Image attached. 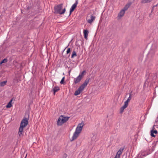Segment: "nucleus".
<instances>
[{"instance_id": "nucleus-19", "label": "nucleus", "mask_w": 158, "mask_h": 158, "mask_svg": "<svg viewBox=\"0 0 158 158\" xmlns=\"http://www.w3.org/2000/svg\"><path fill=\"white\" fill-rule=\"evenodd\" d=\"M13 101V99L10 100V102L8 103L7 105L6 106V107L7 108H10L12 106L11 102Z\"/></svg>"}, {"instance_id": "nucleus-21", "label": "nucleus", "mask_w": 158, "mask_h": 158, "mask_svg": "<svg viewBox=\"0 0 158 158\" xmlns=\"http://www.w3.org/2000/svg\"><path fill=\"white\" fill-rule=\"evenodd\" d=\"M6 81H4L0 82V86H3L6 84Z\"/></svg>"}, {"instance_id": "nucleus-36", "label": "nucleus", "mask_w": 158, "mask_h": 158, "mask_svg": "<svg viewBox=\"0 0 158 158\" xmlns=\"http://www.w3.org/2000/svg\"><path fill=\"white\" fill-rule=\"evenodd\" d=\"M2 63L1 62H0V66H1V65H2Z\"/></svg>"}, {"instance_id": "nucleus-12", "label": "nucleus", "mask_w": 158, "mask_h": 158, "mask_svg": "<svg viewBox=\"0 0 158 158\" xmlns=\"http://www.w3.org/2000/svg\"><path fill=\"white\" fill-rule=\"evenodd\" d=\"M83 89L80 86L78 89L75 92L74 94L75 96L79 94Z\"/></svg>"}, {"instance_id": "nucleus-1", "label": "nucleus", "mask_w": 158, "mask_h": 158, "mask_svg": "<svg viewBox=\"0 0 158 158\" xmlns=\"http://www.w3.org/2000/svg\"><path fill=\"white\" fill-rule=\"evenodd\" d=\"M28 118L24 117L21 123L18 133L19 136L20 137L23 136V129L27 125L28 123Z\"/></svg>"}, {"instance_id": "nucleus-28", "label": "nucleus", "mask_w": 158, "mask_h": 158, "mask_svg": "<svg viewBox=\"0 0 158 158\" xmlns=\"http://www.w3.org/2000/svg\"><path fill=\"white\" fill-rule=\"evenodd\" d=\"M128 102H128L127 101H126L124 102V104L123 106H124V107H126V108H127L128 106Z\"/></svg>"}, {"instance_id": "nucleus-37", "label": "nucleus", "mask_w": 158, "mask_h": 158, "mask_svg": "<svg viewBox=\"0 0 158 158\" xmlns=\"http://www.w3.org/2000/svg\"><path fill=\"white\" fill-rule=\"evenodd\" d=\"M54 151H56V150H55V148H54Z\"/></svg>"}, {"instance_id": "nucleus-30", "label": "nucleus", "mask_w": 158, "mask_h": 158, "mask_svg": "<svg viewBox=\"0 0 158 158\" xmlns=\"http://www.w3.org/2000/svg\"><path fill=\"white\" fill-rule=\"evenodd\" d=\"M70 51H71L70 48H68V49H67V52H66L67 54H68V53H69L70 52Z\"/></svg>"}, {"instance_id": "nucleus-24", "label": "nucleus", "mask_w": 158, "mask_h": 158, "mask_svg": "<svg viewBox=\"0 0 158 158\" xmlns=\"http://www.w3.org/2000/svg\"><path fill=\"white\" fill-rule=\"evenodd\" d=\"M156 143H153L152 144V150H154L155 148L156 147Z\"/></svg>"}, {"instance_id": "nucleus-13", "label": "nucleus", "mask_w": 158, "mask_h": 158, "mask_svg": "<svg viewBox=\"0 0 158 158\" xmlns=\"http://www.w3.org/2000/svg\"><path fill=\"white\" fill-rule=\"evenodd\" d=\"M125 13V12L124 10H121L118 14L117 17L118 19H119L122 17L124 15Z\"/></svg>"}, {"instance_id": "nucleus-31", "label": "nucleus", "mask_w": 158, "mask_h": 158, "mask_svg": "<svg viewBox=\"0 0 158 158\" xmlns=\"http://www.w3.org/2000/svg\"><path fill=\"white\" fill-rule=\"evenodd\" d=\"M131 96H129V97L127 98V100H126L128 102L131 100Z\"/></svg>"}, {"instance_id": "nucleus-8", "label": "nucleus", "mask_w": 158, "mask_h": 158, "mask_svg": "<svg viewBox=\"0 0 158 158\" xmlns=\"http://www.w3.org/2000/svg\"><path fill=\"white\" fill-rule=\"evenodd\" d=\"M78 0H76L75 2L72 6L70 9L69 15H70L71 13L74 10L75 8L76 7L78 4Z\"/></svg>"}, {"instance_id": "nucleus-26", "label": "nucleus", "mask_w": 158, "mask_h": 158, "mask_svg": "<svg viewBox=\"0 0 158 158\" xmlns=\"http://www.w3.org/2000/svg\"><path fill=\"white\" fill-rule=\"evenodd\" d=\"M126 108V107L123 106H122L120 109V112L121 113L123 112L124 109H125Z\"/></svg>"}, {"instance_id": "nucleus-34", "label": "nucleus", "mask_w": 158, "mask_h": 158, "mask_svg": "<svg viewBox=\"0 0 158 158\" xmlns=\"http://www.w3.org/2000/svg\"><path fill=\"white\" fill-rule=\"evenodd\" d=\"M156 126V125H154L153 126V128H152V129H154V130H155V127Z\"/></svg>"}, {"instance_id": "nucleus-2", "label": "nucleus", "mask_w": 158, "mask_h": 158, "mask_svg": "<svg viewBox=\"0 0 158 158\" xmlns=\"http://www.w3.org/2000/svg\"><path fill=\"white\" fill-rule=\"evenodd\" d=\"M28 118L24 117L21 123L18 133L19 136L20 137L23 136V129L27 125L28 123Z\"/></svg>"}, {"instance_id": "nucleus-4", "label": "nucleus", "mask_w": 158, "mask_h": 158, "mask_svg": "<svg viewBox=\"0 0 158 158\" xmlns=\"http://www.w3.org/2000/svg\"><path fill=\"white\" fill-rule=\"evenodd\" d=\"M63 6V4H61L55 6L54 7V13L59 14L60 15H62L64 14L65 12L66 9L65 8H64V9H63L62 11H61Z\"/></svg>"}, {"instance_id": "nucleus-11", "label": "nucleus", "mask_w": 158, "mask_h": 158, "mask_svg": "<svg viewBox=\"0 0 158 158\" xmlns=\"http://www.w3.org/2000/svg\"><path fill=\"white\" fill-rule=\"evenodd\" d=\"M95 17L93 15H90V19L87 20L88 23H89L91 24L95 19Z\"/></svg>"}, {"instance_id": "nucleus-29", "label": "nucleus", "mask_w": 158, "mask_h": 158, "mask_svg": "<svg viewBox=\"0 0 158 158\" xmlns=\"http://www.w3.org/2000/svg\"><path fill=\"white\" fill-rule=\"evenodd\" d=\"M64 77L62 78V79L60 82V83L61 84H64Z\"/></svg>"}, {"instance_id": "nucleus-7", "label": "nucleus", "mask_w": 158, "mask_h": 158, "mask_svg": "<svg viewBox=\"0 0 158 158\" xmlns=\"http://www.w3.org/2000/svg\"><path fill=\"white\" fill-rule=\"evenodd\" d=\"M125 147L121 148L117 152L114 158H120L121 155L123 152L124 149Z\"/></svg>"}, {"instance_id": "nucleus-33", "label": "nucleus", "mask_w": 158, "mask_h": 158, "mask_svg": "<svg viewBox=\"0 0 158 158\" xmlns=\"http://www.w3.org/2000/svg\"><path fill=\"white\" fill-rule=\"evenodd\" d=\"M157 140L156 141H155V142H154V143H156V144H157V143L158 142V137H157Z\"/></svg>"}, {"instance_id": "nucleus-25", "label": "nucleus", "mask_w": 158, "mask_h": 158, "mask_svg": "<svg viewBox=\"0 0 158 158\" xmlns=\"http://www.w3.org/2000/svg\"><path fill=\"white\" fill-rule=\"evenodd\" d=\"M126 108V107L123 106H122L120 109V112L121 113L123 112L124 109H125Z\"/></svg>"}, {"instance_id": "nucleus-10", "label": "nucleus", "mask_w": 158, "mask_h": 158, "mask_svg": "<svg viewBox=\"0 0 158 158\" xmlns=\"http://www.w3.org/2000/svg\"><path fill=\"white\" fill-rule=\"evenodd\" d=\"M82 79L78 76L76 78H74L73 81V84H76L80 82Z\"/></svg>"}, {"instance_id": "nucleus-23", "label": "nucleus", "mask_w": 158, "mask_h": 158, "mask_svg": "<svg viewBox=\"0 0 158 158\" xmlns=\"http://www.w3.org/2000/svg\"><path fill=\"white\" fill-rule=\"evenodd\" d=\"M129 6V5H127L124 7L123 9H122L123 10H124L125 12L126 10H127Z\"/></svg>"}, {"instance_id": "nucleus-14", "label": "nucleus", "mask_w": 158, "mask_h": 158, "mask_svg": "<svg viewBox=\"0 0 158 158\" xmlns=\"http://www.w3.org/2000/svg\"><path fill=\"white\" fill-rule=\"evenodd\" d=\"M148 154L149 153L148 152L146 151L142 152L140 154L139 156L140 157L142 158L148 155Z\"/></svg>"}, {"instance_id": "nucleus-15", "label": "nucleus", "mask_w": 158, "mask_h": 158, "mask_svg": "<svg viewBox=\"0 0 158 158\" xmlns=\"http://www.w3.org/2000/svg\"><path fill=\"white\" fill-rule=\"evenodd\" d=\"M157 131L156 130L152 129L151 131V135L152 136L155 137V135H154V134H157Z\"/></svg>"}, {"instance_id": "nucleus-3", "label": "nucleus", "mask_w": 158, "mask_h": 158, "mask_svg": "<svg viewBox=\"0 0 158 158\" xmlns=\"http://www.w3.org/2000/svg\"><path fill=\"white\" fill-rule=\"evenodd\" d=\"M83 126L84 125L82 123H80L78 125L72 137L71 141H73L78 137L79 134L82 131Z\"/></svg>"}, {"instance_id": "nucleus-17", "label": "nucleus", "mask_w": 158, "mask_h": 158, "mask_svg": "<svg viewBox=\"0 0 158 158\" xmlns=\"http://www.w3.org/2000/svg\"><path fill=\"white\" fill-rule=\"evenodd\" d=\"M60 89L59 87L58 86H55L52 87V90L53 91L54 94L55 95L56 92L58 91Z\"/></svg>"}, {"instance_id": "nucleus-16", "label": "nucleus", "mask_w": 158, "mask_h": 158, "mask_svg": "<svg viewBox=\"0 0 158 158\" xmlns=\"http://www.w3.org/2000/svg\"><path fill=\"white\" fill-rule=\"evenodd\" d=\"M83 33L84 38L87 40L89 33L88 31L87 30H84L83 31Z\"/></svg>"}, {"instance_id": "nucleus-22", "label": "nucleus", "mask_w": 158, "mask_h": 158, "mask_svg": "<svg viewBox=\"0 0 158 158\" xmlns=\"http://www.w3.org/2000/svg\"><path fill=\"white\" fill-rule=\"evenodd\" d=\"M77 56L76 52L74 51H73L71 56V58H73L74 57Z\"/></svg>"}, {"instance_id": "nucleus-35", "label": "nucleus", "mask_w": 158, "mask_h": 158, "mask_svg": "<svg viewBox=\"0 0 158 158\" xmlns=\"http://www.w3.org/2000/svg\"><path fill=\"white\" fill-rule=\"evenodd\" d=\"M132 91H131V92L130 93V96H131V94L132 93Z\"/></svg>"}, {"instance_id": "nucleus-27", "label": "nucleus", "mask_w": 158, "mask_h": 158, "mask_svg": "<svg viewBox=\"0 0 158 158\" xmlns=\"http://www.w3.org/2000/svg\"><path fill=\"white\" fill-rule=\"evenodd\" d=\"M7 61V58H5L1 61L2 63H6Z\"/></svg>"}, {"instance_id": "nucleus-6", "label": "nucleus", "mask_w": 158, "mask_h": 158, "mask_svg": "<svg viewBox=\"0 0 158 158\" xmlns=\"http://www.w3.org/2000/svg\"><path fill=\"white\" fill-rule=\"evenodd\" d=\"M157 48V45L156 44H153L152 45L150 50L148 54V56H151L152 55L154 54L155 50Z\"/></svg>"}, {"instance_id": "nucleus-18", "label": "nucleus", "mask_w": 158, "mask_h": 158, "mask_svg": "<svg viewBox=\"0 0 158 158\" xmlns=\"http://www.w3.org/2000/svg\"><path fill=\"white\" fill-rule=\"evenodd\" d=\"M86 73V71L85 70L83 71L82 72L80 73L78 75V76L81 77V78H82L83 77L84 75V73Z\"/></svg>"}, {"instance_id": "nucleus-9", "label": "nucleus", "mask_w": 158, "mask_h": 158, "mask_svg": "<svg viewBox=\"0 0 158 158\" xmlns=\"http://www.w3.org/2000/svg\"><path fill=\"white\" fill-rule=\"evenodd\" d=\"M90 78H87L85 81L84 83L80 86L83 89L84 88L87 86V85L88 84Z\"/></svg>"}, {"instance_id": "nucleus-5", "label": "nucleus", "mask_w": 158, "mask_h": 158, "mask_svg": "<svg viewBox=\"0 0 158 158\" xmlns=\"http://www.w3.org/2000/svg\"><path fill=\"white\" fill-rule=\"evenodd\" d=\"M69 117H64L63 115H61L57 121V125L58 126H61L62 124L66 122L69 118Z\"/></svg>"}, {"instance_id": "nucleus-20", "label": "nucleus", "mask_w": 158, "mask_h": 158, "mask_svg": "<svg viewBox=\"0 0 158 158\" xmlns=\"http://www.w3.org/2000/svg\"><path fill=\"white\" fill-rule=\"evenodd\" d=\"M152 0H142L141 1V3H148L150 2Z\"/></svg>"}, {"instance_id": "nucleus-32", "label": "nucleus", "mask_w": 158, "mask_h": 158, "mask_svg": "<svg viewBox=\"0 0 158 158\" xmlns=\"http://www.w3.org/2000/svg\"><path fill=\"white\" fill-rule=\"evenodd\" d=\"M67 156V155L65 153L63 155L62 157V158H66Z\"/></svg>"}]
</instances>
